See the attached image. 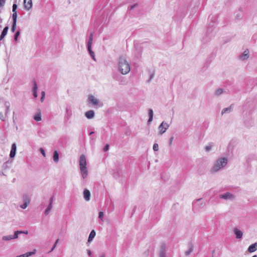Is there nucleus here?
Instances as JSON below:
<instances>
[{
  "label": "nucleus",
  "instance_id": "21",
  "mask_svg": "<svg viewBox=\"0 0 257 257\" xmlns=\"http://www.w3.org/2000/svg\"><path fill=\"white\" fill-rule=\"evenodd\" d=\"M66 114L65 116V118H66L67 119H69L72 115L71 110L70 108L68 107H66Z\"/></svg>",
  "mask_w": 257,
  "mask_h": 257
},
{
  "label": "nucleus",
  "instance_id": "15",
  "mask_svg": "<svg viewBox=\"0 0 257 257\" xmlns=\"http://www.w3.org/2000/svg\"><path fill=\"white\" fill-rule=\"evenodd\" d=\"M90 192L87 189H85L83 191V197L86 201H88L90 199Z\"/></svg>",
  "mask_w": 257,
  "mask_h": 257
},
{
  "label": "nucleus",
  "instance_id": "32",
  "mask_svg": "<svg viewBox=\"0 0 257 257\" xmlns=\"http://www.w3.org/2000/svg\"><path fill=\"white\" fill-rule=\"evenodd\" d=\"M17 27V22H13L11 30L12 32H14Z\"/></svg>",
  "mask_w": 257,
  "mask_h": 257
},
{
  "label": "nucleus",
  "instance_id": "17",
  "mask_svg": "<svg viewBox=\"0 0 257 257\" xmlns=\"http://www.w3.org/2000/svg\"><path fill=\"white\" fill-rule=\"evenodd\" d=\"M85 115L88 119L92 118L94 116V111L92 110H88L85 112Z\"/></svg>",
  "mask_w": 257,
  "mask_h": 257
},
{
  "label": "nucleus",
  "instance_id": "30",
  "mask_svg": "<svg viewBox=\"0 0 257 257\" xmlns=\"http://www.w3.org/2000/svg\"><path fill=\"white\" fill-rule=\"evenodd\" d=\"M20 234H21V231H19V230L15 231L14 232V234L13 235H12L13 239L18 238V235Z\"/></svg>",
  "mask_w": 257,
  "mask_h": 257
},
{
  "label": "nucleus",
  "instance_id": "20",
  "mask_svg": "<svg viewBox=\"0 0 257 257\" xmlns=\"http://www.w3.org/2000/svg\"><path fill=\"white\" fill-rule=\"evenodd\" d=\"M153 110L152 109H150L149 110V118L148 120V123L150 124V123L152 121L153 119Z\"/></svg>",
  "mask_w": 257,
  "mask_h": 257
},
{
  "label": "nucleus",
  "instance_id": "19",
  "mask_svg": "<svg viewBox=\"0 0 257 257\" xmlns=\"http://www.w3.org/2000/svg\"><path fill=\"white\" fill-rule=\"evenodd\" d=\"M153 110L152 109H150L149 110V118L148 120V123L150 124V123L152 121L153 119Z\"/></svg>",
  "mask_w": 257,
  "mask_h": 257
},
{
  "label": "nucleus",
  "instance_id": "60",
  "mask_svg": "<svg viewBox=\"0 0 257 257\" xmlns=\"http://www.w3.org/2000/svg\"><path fill=\"white\" fill-rule=\"evenodd\" d=\"M16 257H17V256H16Z\"/></svg>",
  "mask_w": 257,
  "mask_h": 257
},
{
  "label": "nucleus",
  "instance_id": "2",
  "mask_svg": "<svg viewBox=\"0 0 257 257\" xmlns=\"http://www.w3.org/2000/svg\"><path fill=\"white\" fill-rule=\"evenodd\" d=\"M227 159L225 157L219 158L214 162L213 166L211 169L212 173L217 172L223 169L227 164Z\"/></svg>",
  "mask_w": 257,
  "mask_h": 257
},
{
  "label": "nucleus",
  "instance_id": "57",
  "mask_svg": "<svg viewBox=\"0 0 257 257\" xmlns=\"http://www.w3.org/2000/svg\"><path fill=\"white\" fill-rule=\"evenodd\" d=\"M201 200V198L198 199L196 200V201H199Z\"/></svg>",
  "mask_w": 257,
  "mask_h": 257
},
{
  "label": "nucleus",
  "instance_id": "8",
  "mask_svg": "<svg viewBox=\"0 0 257 257\" xmlns=\"http://www.w3.org/2000/svg\"><path fill=\"white\" fill-rule=\"evenodd\" d=\"M219 198L225 200H232L234 198V196L229 192H226L224 194H220Z\"/></svg>",
  "mask_w": 257,
  "mask_h": 257
},
{
  "label": "nucleus",
  "instance_id": "9",
  "mask_svg": "<svg viewBox=\"0 0 257 257\" xmlns=\"http://www.w3.org/2000/svg\"><path fill=\"white\" fill-rule=\"evenodd\" d=\"M233 232L235 234V237L237 239H240L242 238V235H243V233L241 230L237 229V228H235L233 229Z\"/></svg>",
  "mask_w": 257,
  "mask_h": 257
},
{
  "label": "nucleus",
  "instance_id": "7",
  "mask_svg": "<svg viewBox=\"0 0 257 257\" xmlns=\"http://www.w3.org/2000/svg\"><path fill=\"white\" fill-rule=\"evenodd\" d=\"M169 127V125L167 122L163 121L159 126V134L161 135L163 134Z\"/></svg>",
  "mask_w": 257,
  "mask_h": 257
},
{
  "label": "nucleus",
  "instance_id": "48",
  "mask_svg": "<svg viewBox=\"0 0 257 257\" xmlns=\"http://www.w3.org/2000/svg\"><path fill=\"white\" fill-rule=\"evenodd\" d=\"M21 234H28V231L27 230H26V231H21Z\"/></svg>",
  "mask_w": 257,
  "mask_h": 257
},
{
  "label": "nucleus",
  "instance_id": "50",
  "mask_svg": "<svg viewBox=\"0 0 257 257\" xmlns=\"http://www.w3.org/2000/svg\"><path fill=\"white\" fill-rule=\"evenodd\" d=\"M87 254L89 256H91V251L90 249H87Z\"/></svg>",
  "mask_w": 257,
  "mask_h": 257
},
{
  "label": "nucleus",
  "instance_id": "38",
  "mask_svg": "<svg viewBox=\"0 0 257 257\" xmlns=\"http://www.w3.org/2000/svg\"><path fill=\"white\" fill-rule=\"evenodd\" d=\"M0 119L3 121H5L6 120V118L3 114V113L2 112H0Z\"/></svg>",
  "mask_w": 257,
  "mask_h": 257
},
{
  "label": "nucleus",
  "instance_id": "58",
  "mask_svg": "<svg viewBox=\"0 0 257 257\" xmlns=\"http://www.w3.org/2000/svg\"><path fill=\"white\" fill-rule=\"evenodd\" d=\"M99 257H105V256L104 254H103V255L100 256Z\"/></svg>",
  "mask_w": 257,
  "mask_h": 257
},
{
  "label": "nucleus",
  "instance_id": "6",
  "mask_svg": "<svg viewBox=\"0 0 257 257\" xmlns=\"http://www.w3.org/2000/svg\"><path fill=\"white\" fill-rule=\"evenodd\" d=\"M159 257H167L166 244L165 242H162L160 244Z\"/></svg>",
  "mask_w": 257,
  "mask_h": 257
},
{
  "label": "nucleus",
  "instance_id": "55",
  "mask_svg": "<svg viewBox=\"0 0 257 257\" xmlns=\"http://www.w3.org/2000/svg\"><path fill=\"white\" fill-rule=\"evenodd\" d=\"M93 133H94V132H90V133H89V135H92Z\"/></svg>",
  "mask_w": 257,
  "mask_h": 257
},
{
  "label": "nucleus",
  "instance_id": "10",
  "mask_svg": "<svg viewBox=\"0 0 257 257\" xmlns=\"http://www.w3.org/2000/svg\"><path fill=\"white\" fill-rule=\"evenodd\" d=\"M17 151V146L15 143H14L12 145L11 150L10 154V157L11 158L15 157Z\"/></svg>",
  "mask_w": 257,
  "mask_h": 257
},
{
  "label": "nucleus",
  "instance_id": "43",
  "mask_svg": "<svg viewBox=\"0 0 257 257\" xmlns=\"http://www.w3.org/2000/svg\"><path fill=\"white\" fill-rule=\"evenodd\" d=\"M17 9V5L16 4H14L12 7V11L13 12H16V10Z\"/></svg>",
  "mask_w": 257,
  "mask_h": 257
},
{
  "label": "nucleus",
  "instance_id": "46",
  "mask_svg": "<svg viewBox=\"0 0 257 257\" xmlns=\"http://www.w3.org/2000/svg\"><path fill=\"white\" fill-rule=\"evenodd\" d=\"M5 4V0H0V7L4 6Z\"/></svg>",
  "mask_w": 257,
  "mask_h": 257
},
{
  "label": "nucleus",
  "instance_id": "12",
  "mask_svg": "<svg viewBox=\"0 0 257 257\" xmlns=\"http://www.w3.org/2000/svg\"><path fill=\"white\" fill-rule=\"evenodd\" d=\"M249 58V51L246 49L243 53L239 56V59L241 60H245Z\"/></svg>",
  "mask_w": 257,
  "mask_h": 257
},
{
  "label": "nucleus",
  "instance_id": "5",
  "mask_svg": "<svg viewBox=\"0 0 257 257\" xmlns=\"http://www.w3.org/2000/svg\"><path fill=\"white\" fill-rule=\"evenodd\" d=\"M88 101L94 106L102 107L103 103L92 95H89L88 97Z\"/></svg>",
  "mask_w": 257,
  "mask_h": 257
},
{
  "label": "nucleus",
  "instance_id": "4",
  "mask_svg": "<svg viewBox=\"0 0 257 257\" xmlns=\"http://www.w3.org/2000/svg\"><path fill=\"white\" fill-rule=\"evenodd\" d=\"M93 33H91L89 35V39L87 43V48L88 53H89V55H90V56L91 57V58H92V59L94 60V61H96L94 52L92 50V49H91V46H92V42H93Z\"/></svg>",
  "mask_w": 257,
  "mask_h": 257
},
{
  "label": "nucleus",
  "instance_id": "29",
  "mask_svg": "<svg viewBox=\"0 0 257 257\" xmlns=\"http://www.w3.org/2000/svg\"><path fill=\"white\" fill-rule=\"evenodd\" d=\"M223 92V89L222 88H218L217 89L215 92V94L216 95V96H219L220 95V94H221Z\"/></svg>",
  "mask_w": 257,
  "mask_h": 257
},
{
  "label": "nucleus",
  "instance_id": "45",
  "mask_svg": "<svg viewBox=\"0 0 257 257\" xmlns=\"http://www.w3.org/2000/svg\"><path fill=\"white\" fill-rule=\"evenodd\" d=\"M192 248H190L189 250L185 252L186 255H188L192 251Z\"/></svg>",
  "mask_w": 257,
  "mask_h": 257
},
{
  "label": "nucleus",
  "instance_id": "40",
  "mask_svg": "<svg viewBox=\"0 0 257 257\" xmlns=\"http://www.w3.org/2000/svg\"><path fill=\"white\" fill-rule=\"evenodd\" d=\"M28 204H27V203H25L24 202V203L23 204H22L20 207L21 208H22V209H26L27 206H28Z\"/></svg>",
  "mask_w": 257,
  "mask_h": 257
},
{
  "label": "nucleus",
  "instance_id": "51",
  "mask_svg": "<svg viewBox=\"0 0 257 257\" xmlns=\"http://www.w3.org/2000/svg\"><path fill=\"white\" fill-rule=\"evenodd\" d=\"M17 257H25V254H23L17 256Z\"/></svg>",
  "mask_w": 257,
  "mask_h": 257
},
{
  "label": "nucleus",
  "instance_id": "31",
  "mask_svg": "<svg viewBox=\"0 0 257 257\" xmlns=\"http://www.w3.org/2000/svg\"><path fill=\"white\" fill-rule=\"evenodd\" d=\"M14 13L12 15L13 22H17V14L16 12H13Z\"/></svg>",
  "mask_w": 257,
  "mask_h": 257
},
{
  "label": "nucleus",
  "instance_id": "28",
  "mask_svg": "<svg viewBox=\"0 0 257 257\" xmlns=\"http://www.w3.org/2000/svg\"><path fill=\"white\" fill-rule=\"evenodd\" d=\"M36 251V249H34V251H33L27 252L24 253L25 256V257H29L31 255H32L35 254Z\"/></svg>",
  "mask_w": 257,
  "mask_h": 257
},
{
  "label": "nucleus",
  "instance_id": "24",
  "mask_svg": "<svg viewBox=\"0 0 257 257\" xmlns=\"http://www.w3.org/2000/svg\"><path fill=\"white\" fill-rule=\"evenodd\" d=\"M34 119L36 121H40L41 120V113L40 112H38V113H36L34 115Z\"/></svg>",
  "mask_w": 257,
  "mask_h": 257
},
{
  "label": "nucleus",
  "instance_id": "22",
  "mask_svg": "<svg viewBox=\"0 0 257 257\" xmlns=\"http://www.w3.org/2000/svg\"><path fill=\"white\" fill-rule=\"evenodd\" d=\"M232 105H233L231 104L229 107L223 109L221 111L222 114L225 113H229L232 109Z\"/></svg>",
  "mask_w": 257,
  "mask_h": 257
},
{
  "label": "nucleus",
  "instance_id": "47",
  "mask_svg": "<svg viewBox=\"0 0 257 257\" xmlns=\"http://www.w3.org/2000/svg\"><path fill=\"white\" fill-rule=\"evenodd\" d=\"M53 197H52L50 199V202H49V204H51V206H52V204H53Z\"/></svg>",
  "mask_w": 257,
  "mask_h": 257
},
{
  "label": "nucleus",
  "instance_id": "36",
  "mask_svg": "<svg viewBox=\"0 0 257 257\" xmlns=\"http://www.w3.org/2000/svg\"><path fill=\"white\" fill-rule=\"evenodd\" d=\"M153 150L155 152L158 151L159 150V146L157 144L155 143L153 145Z\"/></svg>",
  "mask_w": 257,
  "mask_h": 257
},
{
  "label": "nucleus",
  "instance_id": "14",
  "mask_svg": "<svg viewBox=\"0 0 257 257\" xmlns=\"http://www.w3.org/2000/svg\"><path fill=\"white\" fill-rule=\"evenodd\" d=\"M38 89V86L37 82L35 80L33 81V94L34 96L36 98L38 96L37 90Z\"/></svg>",
  "mask_w": 257,
  "mask_h": 257
},
{
  "label": "nucleus",
  "instance_id": "3",
  "mask_svg": "<svg viewBox=\"0 0 257 257\" xmlns=\"http://www.w3.org/2000/svg\"><path fill=\"white\" fill-rule=\"evenodd\" d=\"M79 169L82 178L83 179L87 177L88 172L87 168V162L84 155H81L79 161Z\"/></svg>",
  "mask_w": 257,
  "mask_h": 257
},
{
  "label": "nucleus",
  "instance_id": "42",
  "mask_svg": "<svg viewBox=\"0 0 257 257\" xmlns=\"http://www.w3.org/2000/svg\"><path fill=\"white\" fill-rule=\"evenodd\" d=\"M58 241H59V239H57L56 240V241H55V243H54V244L53 246L52 247V249H51V251H53V250L54 249V248L56 247V245H57V243H58Z\"/></svg>",
  "mask_w": 257,
  "mask_h": 257
},
{
  "label": "nucleus",
  "instance_id": "25",
  "mask_svg": "<svg viewBox=\"0 0 257 257\" xmlns=\"http://www.w3.org/2000/svg\"><path fill=\"white\" fill-rule=\"evenodd\" d=\"M2 239H3V240H4V241H9L12 239H13V238L12 237V235H9L3 236L2 237Z\"/></svg>",
  "mask_w": 257,
  "mask_h": 257
},
{
  "label": "nucleus",
  "instance_id": "26",
  "mask_svg": "<svg viewBox=\"0 0 257 257\" xmlns=\"http://www.w3.org/2000/svg\"><path fill=\"white\" fill-rule=\"evenodd\" d=\"M52 208V206H51V204H49L48 206L46 209L45 212H44L45 215H47L50 213Z\"/></svg>",
  "mask_w": 257,
  "mask_h": 257
},
{
  "label": "nucleus",
  "instance_id": "41",
  "mask_svg": "<svg viewBox=\"0 0 257 257\" xmlns=\"http://www.w3.org/2000/svg\"><path fill=\"white\" fill-rule=\"evenodd\" d=\"M39 151L44 157L46 156V153H45V150L43 148H40Z\"/></svg>",
  "mask_w": 257,
  "mask_h": 257
},
{
  "label": "nucleus",
  "instance_id": "35",
  "mask_svg": "<svg viewBox=\"0 0 257 257\" xmlns=\"http://www.w3.org/2000/svg\"><path fill=\"white\" fill-rule=\"evenodd\" d=\"M212 147V145L209 144V145H207L205 146V149L206 152H209Z\"/></svg>",
  "mask_w": 257,
  "mask_h": 257
},
{
  "label": "nucleus",
  "instance_id": "56",
  "mask_svg": "<svg viewBox=\"0 0 257 257\" xmlns=\"http://www.w3.org/2000/svg\"><path fill=\"white\" fill-rule=\"evenodd\" d=\"M195 203H196V202H194L193 203V207H194V206H195Z\"/></svg>",
  "mask_w": 257,
  "mask_h": 257
},
{
  "label": "nucleus",
  "instance_id": "39",
  "mask_svg": "<svg viewBox=\"0 0 257 257\" xmlns=\"http://www.w3.org/2000/svg\"><path fill=\"white\" fill-rule=\"evenodd\" d=\"M45 96V93L44 91L41 92V101L43 102Z\"/></svg>",
  "mask_w": 257,
  "mask_h": 257
},
{
  "label": "nucleus",
  "instance_id": "1",
  "mask_svg": "<svg viewBox=\"0 0 257 257\" xmlns=\"http://www.w3.org/2000/svg\"><path fill=\"white\" fill-rule=\"evenodd\" d=\"M118 71L122 75L128 74L131 71V65L124 56L119 57L117 60Z\"/></svg>",
  "mask_w": 257,
  "mask_h": 257
},
{
  "label": "nucleus",
  "instance_id": "52",
  "mask_svg": "<svg viewBox=\"0 0 257 257\" xmlns=\"http://www.w3.org/2000/svg\"><path fill=\"white\" fill-rule=\"evenodd\" d=\"M154 77V74H152L150 77V80H151Z\"/></svg>",
  "mask_w": 257,
  "mask_h": 257
},
{
  "label": "nucleus",
  "instance_id": "49",
  "mask_svg": "<svg viewBox=\"0 0 257 257\" xmlns=\"http://www.w3.org/2000/svg\"><path fill=\"white\" fill-rule=\"evenodd\" d=\"M137 6V4H135L134 5H132L130 7V9L133 10L134 8H135Z\"/></svg>",
  "mask_w": 257,
  "mask_h": 257
},
{
  "label": "nucleus",
  "instance_id": "44",
  "mask_svg": "<svg viewBox=\"0 0 257 257\" xmlns=\"http://www.w3.org/2000/svg\"><path fill=\"white\" fill-rule=\"evenodd\" d=\"M109 145H108V144H106V145H105V146H104V148H103V151H104V152H106V151H107L108 150V149H109Z\"/></svg>",
  "mask_w": 257,
  "mask_h": 257
},
{
  "label": "nucleus",
  "instance_id": "16",
  "mask_svg": "<svg viewBox=\"0 0 257 257\" xmlns=\"http://www.w3.org/2000/svg\"><path fill=\"white\" fill-rule=\"evenodd\" d=\"M257 250V243L255 242L249 245L248 247L247 251L249 252H253Z\"/></svg>",
  "mask_w": 257,
  "mask_h": 257
},
{
  "label": "nucleus",
  "instance_id": "13",
  "mask_svg": "<svg viewBox=\"0 0 257 257\" xmlns=\"http://www.w3.org/2000/svg\"><path fill=\"white\" fill-rule=\"evenodd\" d=\"M96 232L94 230H92L91 231L89 237L87 240V244L88 246L89 245V243L92 242L93 239H94V237L95 236Z\"/></svg>",
  "mask_w": 257,
  "mask_h": 257
},
{
  "label": "nucleus",
  "instance_id": "18",
  "mask_svg": "<svg viewBox=\"0 0 257 257\" xmlns=\"http://www.w3.org/2000/svg\"><path fill=\"white\" fill-rule=\"evenodd\" d=\"M9 29V27L8 26H6L4 28L2 32V33L0 36V40H2L4 38V37L6 36L8 33V31Z\"/></svg>",
  "mask_w": 257,
  "mask_h": 257
},
{
  "label": "nucleus",
  "instance_id": "54",
  "mask_svg": "<svg viewBox=\"0 0 257 257\" xmlns=\"http://www.w3.org/2000/svg\"><path fill=\"white\" fill-rule=\"evenodd\" d=\"M240 15H236V18H237V19H239V17H240Z\"/></svg>",
  "mask_w": 257,
  "mask_h": 257
},
{
  "label": "nucleus",
  "instance_id": "59",
  "mask_svg": "<svg viewBox=\"0 0 257 257\" xmlns=\"http://www.w3.org/2000/svg\"><path fill=\"white\" fill-rule=\"evenodd\" d=\"M252 257H257V255H254Z\"/></svg>",
  "mask_w": 257,
  "mask_h": 257
},
{
  "label": "nucleus",
  "instance_id": "37",
  "mask_svg": "<svg viewBox=\"0 0 257 257\" xmlns=\"http://www.w3.org/2000/svg\"><path fill=\"white\" fill-rule=\"evenodd\" d=\"M103 216H104V213L102 211H100L99 212V215H98V217L100 219H101V220H103Z\"/></svg>",
  "mask_w": 257,
  "mask_h": 257
},
{
  "label": "nucleus",
  "instance_id": "33",
  "mask_svg": "<svg viewBox=\"0 0 257 257\" xmlns=\"http://www.w3.org/2000/svg\"><path fill=\"white\" fill-rule=\"evenodd\" d=\"M20 30L17 31L14 35L15 41H17L18 40V38L19 36L20 35Z\"/></svg>",
  "mask_w": 257,
  "mask_h": 257
},
{
  "label": "nucleus",
  "instance_id": "23",
  "mask_svg": "<svg viewBox=\"0 0 257 257\" xmlns=\"http://www.w3.org/2000/svg\"><path fill=\"white\" fill-rule=\"evenodd\" d=\"M53 158L54 162L57 163L59 161V154L57 151H54Z\"/></svg>",
  "mask_w": 257,
  "mask_h": 257
},
{
  "label": "nucleus",
  "instance_id": "27",
  "mask_svg": "<svg viewBox=\"0 0 257 257\" xmlns=\"http://www.w3.org/2000/svg\"><path fill=\"white\" fill-rule=\"evenodd\" d=\"M23 200L24 202L27 203V204H29L30 202V199L28 195H24L23 196Z\"/></svg>",
  "mask_w": 257,
  "mask_h": 257
},
{
  "label": "nucleus",
  "instance_id": "53",
  "mask_svg": "<svg viewBox=\"0 0 257 257\" xmlns=\"http://www.w3.org/2000/svg\"><path fill=\"white\" fill-rule=\"evenodd\" d=\"M173 138L172 137L170 139V144H171L172 143V142L173 141Z\"/></svg>",
  "mask_w": 257,
  "mask_h": 257
},
{
  "label": "nucleus",
  "instance_id": "34",
  "mask_svg": "<svg viewBox=\"0 0 257 257\" xmlns=\"http://www.w3.org/2000/svg\"><path fill=\"white\" fill-rule=\"evenodd\" d=\"M5 106H6V114H7L8 113H9V111H10V104L9 103H6L5 104Z\"/></svg>",
  "mask_w": 257,
  "mask_h": 257
},
{
  "label": "nucleus",
  "instance_id": "11",
  "mask_svg": "<svg viewBox=\"0 0 257 257\" xmlns=\"http://www.w3.org/2000/svg\"><path fill=\"white\" fill-rule=\"evenodd\" d=\"M24 5L25 9L30 10L32 7V0H24Z\"/></svg>",
  "mask_w": 257,
  "mask_h": 257
}]
</instances>
